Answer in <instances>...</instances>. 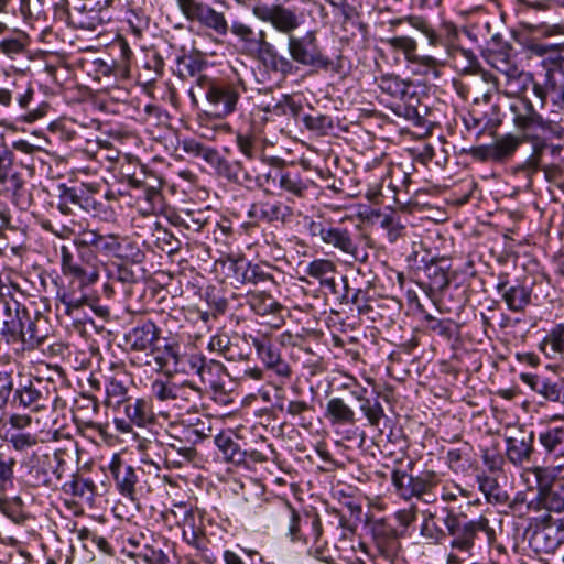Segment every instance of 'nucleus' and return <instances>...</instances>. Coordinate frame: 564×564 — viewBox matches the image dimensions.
Returning <instances> with one entry per match:
<instances>
[{
	"label": "nucleus",
	"mask_w": 564,
	"mask_h": 564,
	"mask_svg": "<svg viewBox=\"0 0 564 564\" xmlns=\"http://www.w3.org/2000/svg\"><path fill=\"white\" fill-rule=\"evenodd\" d=\"M367 392V388L362 387L361 384H355L352 398L360 402V410L366 416L368 423L371 426H379L381 419L384 417V410L378 398L371 401L366 397ZM377 397H379V393Z\"/></svg>",
	"instance_id": "40"
},
{
	"label": "nucleus",
	"mask_w": 564,
	"mask_h": 564,
	"mask_svg": "<svg viewBox=\"0 0 564 564\" xmlns=\"http://www.w3.org/2000/svg\"><path fill=\"white\" fill-rule=\"evenodd\" d=\"M445 513L442 522L447 530V536L452 538L451 546L462 552H470L479 534H484L488 545L496 541V532L489 525L485 516L466 521V516L456 513L453 509L444 507Z\"/></svg>",
	"instance_id": "4"
},
{
	"label": "nucleus",
	"mask_w": 564,
	"mask_h": 564,
	"mask_svg": "<svg viewBox=\"0 0 564 564\" xmlns=\"http://www.w3.org/2000/svg\"><path fill=\"white\" fill-rule=\"evenodd\" d=\"M420 533L423 538L431 540L433 543H442L447 538V530H443L435 522V513L431 511L424 512Z\"/></svg>",
	"instance_id": "58"
},
{
	"label": "nucleus",
	"mask_w": 564,
	"mask_h": 564,
	"mask_svg": "<svg viewBox=\"0 0 564 564\" xmlns=\"http://www.w3.org/2000/svg\"><path fill=\"white\" fill-rule=\"evenodd\" d=\"M34 89L31 86H28L24 91L17 93L13 98L17 100L19 107L23 110H28L25 115H23V120L25 122H34L46 116L50 105L47 102H41L35 108L31 109L30 106L33 101Z\"/></svg>",
	"instance_id": "44"
},
{
	"label": "nucleus",
	"mask_w": 564,
	"mask_h": 564,
	"mask_svg": "<svg viewBox=\"0 0 564 564\" xmlns=\"http://www.w3.org/2000/svg\"><path fill=\"white\" fill-rule=\"evenodd\" d=\"M535 433L532 430L519 427L506 437V457L509 463L521 467L531 462L534 454Z\"/></svg>",
	"instance_id": "22"
},
{
	"label": "nucleus",
	"mask_w": 564,
	"mask_h": 564,
	"mask_svg": "<svg viewBox=\"0 0 564 564\" xmlns=\"http://www.w3.org/2000/svg\"><path fill=\"white\" fill-rule=\"evenodd\" d=\"M538 348L547 359H564V323L552 326Z\"/></svg>",
	"instance_id": "37"
},
{
	"label": "nucleus",
	"mask_w": 564,
	"mask_h": 564,
	"mask_svg": "<svg viewBox=\"0 0 564 564\" xmlns=\"http://www.w3.org/2000/svg\"><path fill=\"white\" fill-rule=\"evenodd\" d=\"M552 520L550 514L541 518V524L536 523L534 528H530L529 545L535 553L553 554L563 545L562 539L556 530L551 525H546Z\"/></svg>",
	"instance_id": "27"
},
{
	"label": "nucleus",
	"mask_w": 564,
	"mask_h": 564,
	"mask_svg": "<svg viewBox=\"0 0 564 564\" xmlns=\"http://www.w3.org/2000/svg\"><path fill=\"white\" fill-rule=\"evenodd\" d=\"M58 400L56 384L51 378L20 376L11 406L39 412L50 406L55 408Z\"/></svg>",
	"instance_id": "7"
},
{
	"label": "nucleus",
	"mask_w": 564,
	"mask_h": 564,
	"mask_svg": "<svg viewBox=\"0 0 564 564\" xmlns=\"http://www.w3.org/2000/svg\"><path fill=\"white\" fill-rule=\"evenodd\" d=\"M120 0H68L62 22L73 29L95 31L111 20L110 9Z\"/></svg>",
	"instance_id": "8"
},
{
	"label": "nucleus",
	"mask_w": 564,
	"mask_h": 564,
	"mask_svg": "<svg viewBox=\"0 0 564 564\" xmlns=\"http://www.w3.org/2000/svg\"><path fill=\"white\" fill-rule=\"evenodd\" d=\"M229 32L235 36L239 52L259 61L267 69L284 74L293 70L286 56L279 53L276 47L267 41L264 31H256L251 25L240 20L231 19Z\"/></svg>",
	"instance_id": "3"
},
{
	"label": "nucleus",
	"mask_w": 564,
	"mask_h": 564,
	"mask_svg": "<svg viewBox=\"0 0 564 564\" xmlns=\"http://www.w3.org/2000/svg\"><path fill=\"white\" fill-rule=\"evenodd\" d=\"M56 300L63 304L64 312L68 316H74V314L79 312L85 305L91 306V300L84 292L77 295L75 292L58 290Z\"/></svg>",
	"instance_id": "53"
},
{
	"label": "nucleus",
	"mask_w": 564,
	"mask_h": 564,
	"mask_svg": "<svg viewBox=\"0 0 564 564\" xmlns=\"http://www.w3.org/2000/svg\"><path fill=\"white\" fill-rule=\"evenodd\" d=\"M325 416L333 425H354L357 421L355 411L338 397L327 401Z\"/></svg>",
	"instance_id": "41"
},
{
	"label": "nucleus",
	"mask_w": 564,
	"mask_h": 564,
	"mask_svg": "<svg viewBox=\"0 0 564 564\" xmlns=\"http://www.w3.org/2000/svg\"><path fill=\"white\" fill-rule=\"evenodd\" d=\"M204 299L212 310L213 318L224 315L229 306L228 299L216 286H207Z\"/></svg>",
	"instance_id": "59"
},
{
	"label": "nucleus",
	"mask_w": 564,
	"mask_h": 564,
	"mask_svg": "<svg viewBox=\"0 0 564 564\" xmlns=\"http://www.w3.org/2000/svg\"><path fill=\"white\" fill-rule=\"evenodd\" d=\"M231 267L237 276V280L243 284H258L272 279V276L265 272L260 264H252L241 260L235 261Z\"/></svg>",
	"instance_id": "43"
},
{
	"label": "nucleus",
	"mask_w": 564,
	"mask_h": 564,
	"mask_svg": "<svg viewBox=\"0 0 564 564\" xmlns=\"http://www.w3.org/2000/svg\"><path fill=\"white\" fill-rule=\"evenodd\" d=\"M57 189V209L63 215L74 214L76 208L86 212L95 209L94 198L82 186L68 187L65 184H59Z\"/></svg>",
	"instance_id": "29"
},
{
	"label": "nucleus",
	"mask_w": 564,
	"mask_h": 564,
	"mask_svg": "<svg viewBox=\"0 0 564 564\" xmlns=\"http://www.w3.org/2000/svg\"><path fill=\"white\" fill-rule=\"evenodd\" d=\"M253 15L262 22L269 23L275 31L288 36H294V32L304 23V13L296 7L283 4L254 6Z\"/></svg>",
	"instance_id": "15"
},
{
	"label": "nucleus",
	"mask_w": 564,
	"mask_h": 564,
	"mask_svg": "<svg viewBox=\"0 0 564 564\" xmlns=\"http://www.w3.org/2000/svg\"><path fill=\"white\" fill-rule=\"evenodd\" d=\"M14 155L4 143H0V184L11 192L17 207L26 210L32 204V197L25 187L22 174L13 166Z\"/></svg>",
	"instance_id": "16"
},
{
	"label": "nucleus",
	"mask_w": 564,
	"mask_h": 564,
	"mask_svg": "<svg viewBox=\"0 0 564 564\" xmlns=\"http://www.w3.org/2000/svg\"><path fill=\"white\" fill-rule=\"evenodd\" d=\"M61 262L63 273L65 275H73L76 278L79 282L80 289L89 283L95 282L98 278L96 270L88 271L75 262L73 253L66 246L61 247Z\"/></svg>",
	"instance_id": "38"
},
{
	"label": "nucleus",
	"mask_w": 564,
	"mask_h": 564,
	"mask_svg": "<svg viewBox=\"0 0 564 564\" xmlns=\"http://www.w3.org/2000/svg\"><path fill=\"white\" fill-rule=\"evenodd\" d=\"M389 47L395 52H401L408 63L419 67L420 74L432 72L435 77L440 76L438 67L443 65L437 58L431 55H420L416 53L417 43L410 36H393L382 40Z\"/></svg>",
	"instance_id": "21"
},
{
	"label": "nucleus",
	"mask_w": 564,
	"mask_h": 564,
	"mask_svg": "<svg viewBox=\"0 0 564 564\" xmlns=\"http://www.w3.org/2000/svg\"><path fill=\"white\" fill-rule=\"evenodd\" d=\"M288 52L289 57L286 59L291 62L293 70L280 74L282 77L294 75L299 70L295 64L308 67L315 72L335 69L334 61L326 55L317 37V32L314 30L306 31L302 35L290 36L288 39Z\"/></svg>",
	"instance_id": "6"
},
{
	"label": "nucleus",
	"mask_w": 564,
	"mask_h": 564,
	"mask_svg": "<svg viewBox=\"0 0 564 564\" xmlns=\"http://www.w3.org/2000/svg\"><path fill=\"white\" fill-rule=\"evenodd\" d=\"M276 176H279V188L297 198H304L313 185V182L304 177L295 167L276 169Z\"/></svg>",
	"instance_id": "31"
},
{
	"label": "nucleus",
	"mask_w": 564,
	"mask_h": 564,
	"mask_svg": "<svg viewBox=\"0 0 564 564\" xmlns=\"http://www.w3.org/2000/svg\"><path fill=\"white\" fill-rule=\"evenodd\" d=\"M182 365L186 367V372H195L202 382L206 381V373H209L212 370V366L208 365L206 357L200 354H183Z\"/></svg>",
	"instance_id": "62"
},
{
	"label": "nucleus",
	"mask_w": 564,
	"mask_h": 564,
	"mask_svg": "<svg viewBox=\"0 0 564 564\" xmlns=\"http://www.w3.org/2000/svg\"><path fill=\"white\" fill-rule=\"evenodd\" d=\"M546 76V86L551 88V94L556 97V101L564 104V64L555 68Z\"/></svg>",
	"instance_id": "64"
},
{
	"label": "nucleus",
	"mask_w": 564,
	"mask_h": 564,
	"mask_svg": "<svg viewBox=\"0 0 564 564\" xmlns=\"http://www.w3.org/2000/svg\"><path fill=\"white\" fill-rule=\"evenodd\" d=\"M196 85L205 91L209 111L213 116L225 118L236 110L241 95L239 83L198 76Z\"/></svg>",
	"instance_id": "10"
},
{
	"label": "nucleus",
	"mask_w": 564,
	"mask_h": 564,
	"mask_svg": "<svg viewBox=\"0 0 564 564\" xmlns=\"http://www.w3.org/2000/svg\"><path fill=\"white\" fill-rule=\"evenodd\" d=\"M487 62L505 76V85L510 94H517L523 90L527 82L532 79L531 73L521 70L512 58V54L489 51L487 53Z\"/></svg>",
	"instance_id": "20"
},
{
	"label": "nucleus",
	"mask_w": 564,
	"mask_h": 564,
	"mask_svg": "<svg viewBox=\"0 0 564 564\" xmlns=\"http://www.w3.org/2000/svg\"><path fill=\"white\" fill-rule=\"evenodd\" d=\"M215 444L221 452L224 459L235 465L245 463L248 453L228 433H219L215 437Z\"/></svg>",
	"instance_id": "46"
},
{
	"label": "nucleus",
	"mask_w": 564,
	"mask_h": 564,
	"mask_svg": "<svg viewBox=\"0 0 564 564\" xmlns=\"http://www.w3.org/2000/svg\"><path fill=\"white\" fill-rule=\"evenodd\" d=\"M56 456L51 453L34 452L31 458L29 474L34 480L35 486H50L52 484L53 473H56Z\"/></svg>",
	"instance_id": "32"
},
{
	"label": "nucleus",
	"mask_w": 564,
	"mask_h": 564,
	"mask_svg": "<svg viewBox=\"0 0 564 564\" xmlns=\"http://www.w3.org/2000/svg\"><path fill=\"white\" fill-rule=\"evenodd\" d=\"M151 398L178 409L192 406L202 395V389L184 380L176 381L171 375L152 380L150 386Z\"/></svg>",
	"instance_id": "12"
},
{
	"label": "nucleus",
	"mask_w": 564,
	"mask_h": 564,
	"mask_svg": "<svg viewBox=\"0 0 564 564\" xmlns=\"http://www.w3.org/2000/svg\"><path fill=\"white\" fill-rule=\"evenodd\" d=\"M6 312L1 315L0 344H20L22 350H33L44 344L46 319L40 313L32 317L28 308L14 300L9 301Z\"/></svg>",
	"instance_id": "2"
},
{
	"label": "nucleus",
	"mask_w": 564,
	"mask_h": 564,
	"mask_svg": "<svg viewBox=\"0 0 564 564\" xmlns=\"http://www.w3.org/2000/svg\"><path fill=\"white\" fill-rule=\"evenodd\" d=\"M312 237H318L322 242L343 253L356 256L358 246L347 228L334 227L323 220H312L308 225Z\"/></svg>",
	"instance_id": "19"
},
{
	"label": "nucleus",
	"mask_w": 564,
	"mask_h": 564,
	"mask_svg": "<svg viewBox=\"0 0 564 564\" xmlns=\"http://www.w3.org/2000/svg\"><path fill=\"white\" fill-rule=\"evenodd\" d=\"M62 488L67 495L93 500L96 486L91 479L83 478L78 473H74L70 480L64 482Z\"/></svg>",
	"instance_id": "51"
},
{
	"label": "nucleus",
	"mask_w": 564,
	"mask_h": 564,
	"mask_svg": "<svg viewBox=\"0 0 564 564\" xmlns=\"http://www.w3.org/2000/svg\"><path fill=\"white\" fill-rule=\"evenodd\" d=\"M122 408L127 419L131 420L139 427H145L155 420L151 400L130 398Z\"/></svg>",
	"instance_id": "35"
},
{
	"label": "nucleus",
	"mask_w": 564,
	"mask_h": 564,
	"mask_svg": "<svg viewBox=\"0 0 564 564\" xmlns=\"http://www.w3.org/2000/svg\"><path fill=\"white\" fill-rule=\"evenodd\" d=\"M119 177L132 188L142 192V198L147 206L142 209L143 214H153L155 209L162 206V186L163 180L155 172L141 164L137 158L126 155L119 165Z\"/></svg>",
	"instance_id": "5"
},
{
	"label": "nucleus",
	"mask_w": 564,
	"mask_h": 564,
	"mask_svg": "<svg viewBox=\"0 0 564 564\" xmlns=\"http://www.w3.org/2000/svg\"><path fill=\"white\" fill-rule=\"evenodd\" d=\"M520 379L523 383L528 384L535 393L541 395L546 401H553L555 393L562 382V380H551L549 378L532 375L521 373Z\"/></svg>",
	"instance_id": "45"
},
{
	"label": "nucleus",
	"mask_w": 564,
	"mask_h": 564,
	"mask_svg": "<svg viewBox=\"0 0 564 564\" xmlns=\"http://www.w3.org/2000/svg\"><path fill=\"white\" fill-rule=\"evenodd\" d=\"M78 258L91 270H96L101 258L120 254L122 242L119 236L113 234L102 235L97 230H83L74 238Z\"/></svg>",
	"instance_id": "9"
},
{
	"label": "nucleus",
	"mask_w": 564,
	"mask_h": 564,
	"mask_svg": "<svg viewBox=\"0 0 564 564\" xmlns=\"http://www.w3.org/2000/svg\"><path fill=\"white\" fill-rule=\"evenodd\" d=\"M196 455V448L186 445L180 435L169 436V442L165 443L164 447V457L167 466L180 468L185 463L192 462Z\"/></svg>",
	"instance_id": "33"
},
{
	"label": "nucleus",
	"mask_w": 564,
	"mask_h": 564,
	"mask_svg": "<svg viewBox=\"0 0 564 564\" xmlns=\"http://www.w3.org/2000/svg\"><path fill=\"white\" fill-rule=\"evenodd\" d=\"M512 122L523 142L532 147L531 154L523 163V169L535 172L543 165V156L547 152V138L539 132L558 140L564 139V127L558 122L545 119L527 97L516 98L510 105Z\"/></svg>",
	"instance_id": "1"
},
{
	"label": "nucleus",
	"mask_w": 564,
	"mask_h": 564,
	"mask_svg": "<svg viewBox=\"0 0 564 564\" xmlns=\"http://www.w3.org/2000/svg\"><path fill=\"white\" fill-rule=\"evenodd\" d=\"M109 474L112 477L119 494L131 500L134 499L135 485L139 481L137 470L115 454L109 463Z\"/></svg>",
	"instance_id": "28"
},
{
	"label": "nucleus",
	"mask_w": 564,
	"mask_h": 564,
	"mask_svg": "<svg viewBox=\"0 0 564 564\" xmlns=\"http://www.w3.org/2000/svg\"><path fill=\"white\" fill-rule=\"evenodd\" d=\"M151 354L160 370L172 369L174 372L186 373L187 369L182 365L183 354L180 351L178 344L166 343L163 348L158 347L156 344Z\"/></svg>",
	"instance_id": "34"
},
{
	"label": "nucleus",
	"mask_w": 564,
	"mask_h": 564,
	"mask_svg": "<svg viewBox=\"0 0 564 564\" xmlns=\"http://www.w3.org/2000/svg\"><path fill=\"white\" fill-rule=\"evenodd\" d=\"M517 41L525 59L542 67L544 74L564 64V43H549L533 36H521Z\"/></svg>",
	"instance_id": "13"
},
{
	"label": "nucleus",
	"mask_w": 564,
	"mask_h": 564,
	"mask_svg": "<svg viewBox=\"0 0 564 564\" xmlns=\"http://www.w3.org/2000/svg\"><path fill=\"white\" fill-rule=\"evenodd\" d=\"M305 272L319 281L322 286L329 289L336 293V282L334 274L336 273V264L328 259H315L307 264Z\"/></svg>",
	"instance_id": "42"
},
{
	"label": "nucleus",
	"mask_w": 564,
	"mask_h": 564,
	"mask_svg": "<svg viewBox=\"0 0 564 564\" xmlns=\"http://www.w3.org/2000/svg\"><path fill=\"white\" fill-rule=\"evenodd\" d=\"M246 303L251 311L261 316L269 317L265 323L272 327H280L283 323L281 312L283 306L269 293L263 291H249L246 295Z\"/></svg>",
	"instance_id": "26"
},
{
	"label": "nucleus",
	"mask_w": 564,
	"mask_h": 564,
	"mask_svg": "<svg viewBox=\"0 0 564 564\" xmlns=\"http://www.w3.org/2000/svg\"><path fill=\"white\" fill-rule=\"evenodd\" d=\"M247 216L254 224L286 225L292 221L294 210L281 200L265 198L253 202L247 212Z\"/></svg>",
	"instance_id": "18"
},
{
	"label": "nucleus",
	"mask_w": 564,
	"mask_h": 564,
	"mask_svg": "<svg viewBox=\"0 0 564 564\" xmlns=\"http://www.w3.org/2000/svg\"><path fill=\"white\" fill-rule=\"evenodd\" d=\"M262 109L264 112L275 117H292L296 119L303 107L291 95H282L280 99L267 104Z\"/></svg>",
	"instance_id": "48"
},
{
	"label": "nucleus",
	"mask_w": 564,
	"mask_h": 564,
	"mask_svg": "<svg viewBox=\"0 0 564 564\" xmlns=\"http://www.w3.org/2000/svg\"><path fill=\"white\" fill-rule=\"evenodd\" d=\"M126 379L118 376L108 379L106 384V400L108 406H122L131 397Z\"/></svg>",
	"instance_id": "49"
},
{
	"label": "nucleus",
	"mask_w": 564,
	"mask_h": 564,
	"mask_svg": "<svg viewBox=\"0 0 564 564\" xmlns=\"http://www.w3.org/2000/svg\"><path fill=\"white\" fill-rule=\"evenodd\" d=\"M527 476H533L538 489L536 498L527 506L529 510L564 511V478L551 477L549 470L543 467L527 470Z\"/></svg>",
	"instance_id": "11"
},
{
	"label": "nucleus",
	"mask_w": 564,
	"mask_h": 564,
	"mask_svg": "<svg viewBox=\"0 0 564 564\" xmlns=\"http://www.w3.org/2000/svg\"><path fill=\"white\" fill-rule=\"evenodd\" d=\"M380 90L392 98H403L409 85L395 75H382L377 79Z\"/></svg>",
	"instance_id": "57"
},
{
	"label": "nucleus",
	"mask_w": 564,
	"mask_h": 564,
	"mask_svg": "<svg viewBox=\"0 0 564 564\" xmlns=\"http://www.w3.org/2000/svg\"><path fill=\"white\" fill-rule=\"evenodd\" d=\"M250 338L259 359L265 368L282 379H289L292 375L291 366L282 358L280 349L272 340L264 335H250Z\"/></svg>",
	"instance_id": "23"
},
{
	"label": "nucleus",
	"mask_w": 564,
	"mask_h": 564,
	"mask_svg": "<svg viewBox=\"0 0 564 564\" xmlns=\"http://www.w3.org/2000/svg\"><path fill=\"white\" fill-rule=\"evenodd\" d=\"M441 479L433 470H424L416 475V482L413 489L412 498L424 503H435L437 501V494L435 489Z\"/></svg>",
	"instance_id": "39"
},
{
	"label": "nucleus",
	"mask_w": 564,
	"mask_h": 564,
	"mask_svg": "<svg viewBox=\"0 0 564 564\" xmlns=\"http://www.w3.org/2000/svg\"><path fill=\"white\" fill-rule=\"evenodd\" d=\"M209 165L215 170V173L228 181L229 183L236 184L237 174L235 173V160L230 161L221 156L218 151L214 154L209 162Z\"/></svg>",
	"instance_id": "63"
},
{
	"label": "nucleus",
	"mask_w": 564,
	"mask_h": 564,
	"mask_svg": "<svg viewBox=\"0 0 564 564\" xmlns=\"http://www.w3.org/2000/svg\"><path fill=\"white\" fill-rule=\"evenodd\" d=\"M206 66V61L199 53L183 54L177 57V73L180 77L200 76L199 73Z\"/></svg>",
	"instance_id": "52"
},
{
	"label": "nucleus",
	"mask_w": 564,
	"mask_h": 564,
	"mask_svg": "<svg viewBox=\"0 0 564 564\" xmlns=\"http://www.w3.org/2000/svg\"><path fill=\"white\" fill-rule=\"evenodd\" d=\"M366 525L381 554L390 555L398 551L402 533L388 519H368Z\"/></svg>",
	"instance_id": "24"
},
{
	"label": "nucleus",
	"mask_w": 564,
	"mask_h": 564,
	"mask_svg": "<svg viewBox=\"0 0 564 564\" xmlns=\"http://www.w3.org/2000/svg\"><path fill=\"white\" fill-rule=\"evenodd\" d=\"M538 441L546 458L564 457V425L547 424L539 432Z\"/></svg>",
	"instance_id": "30"
},
{
	"label": "nucleus",
	"mask_w": 564,
	"mask_h": 564,
	"mask_svg": "<svg viewBox=\"0 0 564 564\" xmlns=\"http://www.w3.org/2000/svg\"><path fill=\"white\" fill-rule=\"evenodd\" d=\"M154 242L156 247L169 254L175 253L181 248V242L174 235L169 231L166 228H163L160 223H153V234Z\"/></svg>",
	"instance_id": "56"
},
{
	"label": "nucleus",
	"mask_w": 564,
	"mask_h": 564,
	"mask_svg": "<svg viewBox=\"0 0 564 564\" xmlns=\"http://www.w3.org/2000/svg\"><path fill=\"white\" fill-rule=\"evenodd\" d=\"M180 436L186 445H191L195 448L196 444L212 436L209 420H207V422L198 421L195 424L183 427Z\"/></svg>",
	"instance_id": "54"
},
{
	"label": "nucleus",
	"mask_w": 564,
	"mask_h": 564,
	"mask_svg": "<svg viewBox=\"0 0 564 564\" xmlns=\"http://www.w3.org/2000/svg\"><path fill=\"white\" fill-rule=\"evenodd\" d=\"M496 292L512 313H524L532 303V288L517 279L511 282L510 274L500 272L496 275Z\"/></svg>",
	"instance_id": "17"
},
{
	"label": "nucleus",
	"mask_w": 564,
	"mask_h": 564,
	"mask_svg": "<svg viewBox=\"0 0 564 564\" xmlns=\"http://www.w3.org/2000/svg\"><path fill=\"white\" fill-rule=\"evenodd\" d=\"M521 143H523L522 133L519 135L507 133L503 137L497 139L494 143H491L495 162L502 163L509 160Z\"/></svg>",
	"instance_id": "50"
},
{
	"label": "nucleus",
	"mask_w": 564,
	"mask_h": 564,
	"mask_svg": "<svg viewBox=\"0 0 564 564\" xmlns=\"http://www.w3.org/2000/svg\"><path fill=\"white\" fill-rule=\"evenodd\" d=\"M235 173L237 174L236 185L252 188V182L259 181L256 174V163L250 161L235 160Z\"/></svg>",
	"instance_id": "61"
},
{
	"label": "nucleus",
	"mask_w": 564,
	"mask_h": 564,
	"mask_svg": "<svg viewBox=\"0 0 564 564\" xmlns=\"http://www.w3.org/2000/svg\"><path fill=\"white\" fill-rule=\"evenodd\" d=\"M175 1L187 21L197 23L218 36H226L229 33L230 21L227 20L224 12L217 11L214 7L200 0Z\"/></svg>",
	"instance_id": "14"
},
{
	"label": "nucleus",
	"mask_w": 564,
	"mask_h": 564,
	"mask_svg": "<svg viewBox=\"0 0 564 564\" xmlns=\"http://www.w3.org/2000/svg\"><path fill=\"white\" fill-rule=\"evenodd\" d=\"M161 338V328L151 319L139 321L124 334V343L135 351L154 349Z\"/></svg>",
	"instance_id": "25"
},
{
	"label": "nucleus",
	"mask_w": 564,
	"mask_h": 564,
	"mask_svg": "<svg viewBox=\"0 0 564 564\" xmlns=\"http://www.w3.org/2000/svg\"><path fill=\"white\" fill-rule=\"evenodd\" d=\"M236 144L239 151L251 163H263V147L261 140L251 133H238Z\"/></svg>",
	"instance_id": "47"
},
{
	"label": "nucleus",
	"mask_w": 564,
	"mask_h": 564,
	"mask_svg": "<svg viewBox=\"0 0 564 564\" xmlns=\"http://www.w3.org/2000/svg\"><path fill=\"white\" fill-rule=\"evenodd\" d=\"M409 23L412 28L420 31L426 39L427 43L432 47L444 46L442 36L433 29L426 19L420 15H406L402 18H395L388 21L390 31L394 32L395 28L402 23Z\"/></svg>",
	"instance_id": "36"
},
{
	"label": "nucleus",
	"mask_w": 564,
	"mask_h": 564,
	"mask_svg": "<svg viewBox=\"0 0 564 564\" xmlns=\"http://www.w3.org/2000/svg\"><path fill=\"white\" fill-rule=\"evenodd\" d=\"M17 460L6 452L0 451V491L13 487Z\"/></svg>",
	"instance_id": "60"
},
{
	"label": "nucleus",
	"mask_w": 564,
	"mask_h": 564,
	"mask_svg": "<svg viewBox=\"0 0 564 564\" xmlns=\"http://www.w3.org/2000/svg\"><path fill=\"white\" fill-rule=\"evenodd\" d=\"M391 481L399 497L404 500L412 499L416 476L408 474V471L402 469H393Z\"/></svg>",
	"instance_id": "55"
}]
</instances>
